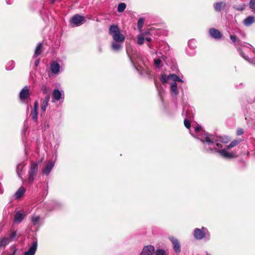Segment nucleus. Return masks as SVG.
<instances>
[{
  "label": "nucleus",
  "instance_id": "nucleus-40",
  "mask_svg": "<svg viewBox=\"0 0 255 255\" xmlns=\"http://www.w3.org/2000/svg\"><path fill=\"white\" fill-rule=\"evenodd\" d=\"M145 39L148 42H150L151 41V38L150 37H145Z\"/></svg>",
  "mask_w": 255,
  "mask_h": 255
},
{
  "label": "nucleus",
  "instance_id": "nucleus-17",
  "mask_svg": "<svg viewBox=\"0 0 255 255\" xmlns=\"http://www.w3.org/2000/svg\"><path fill=\"white\" fill-rule=\"evenodd\" d=\"M38 103L37 101L34 102L33 109L31 112V116L33 120L37 121L38 115Z\"/></svg>",
  "mask_w": 255,
  "mask_h": 255
},
{
  "label": "nucleus",
  "instance_id": "nucleus-2",
  "mask_svg": "<svg viewBox=\"0 0 255 255\" xmlns=\"http://www.w3.org/2000/svg\"><path fill=\"white\" fill-rule=\"evenodd\" d=\"M109 34L112 36L114 41L112 42V49L116 51H119L122 47L125 41V36L121 33L119 26L117 25H111L109 28Z\"/></svg>",
  "mask_w": 255,
  "mask_h": 255
},
{
  "label": "nucleus",
  "instance_id": "nucleus-46",
  "mask_svg": "<svg viewBox=\"0 0 255 255\" xmlns=\"http://www.w3.org/2000/svg\"><path fill=\"white\" fill-rule=\"evenodd\" d=\"M206 255H210V254H209L208 253H206Z\"/></svg>",
  "mask_w": 255,
  "mask_h": 255
},
{
  "label": "nucleus",
  "instance_id": "nucleus-35",
  "mask_svg": "<svg viewBox=\"0 0 255 255\" xmlns=\"http://www.w3.org/2000/svg\"><path fill=\"white\" fill-rule=\"evenodd\" d=\"M144 19L143 18H140L137 22V26L138 28H141L144 24Z\"/></svg>",
  "mask_w": 255,
  "mask_h": 255
},
{
  "label": "nucleus",
  "instance_id": "nucleus-22",
  "mask_svg": "<svg viewBox=\"0 0 255 255\" xmlns=\"http://www.w3.org/2000/svg\"><path fill=\"white\" fill-rule=\"evenodd\" d=\"M24 216V215L23 214L21 213L20 211L17 212L15 215L14 222L17 223H20L23 220Z\"/></svg>",
  "mask_w": 255,
  "mask_h": 255
},
{
  "label": "nucleus",
  "instance_id": "nucleus-5",
  "mask_svg": "<svg viewBox=\"0 0 255 255\" xmlns=\"http://www.w3.org/2000/svg\"><path fill=\"white\" fill-rule=\"evenodd\" d=\"M230 38L232 42L234 43V45L236 47L238 52L240 53V55L246 60L251 62L249 57L245 55L241 48L240 47V46L242 45L241 41L233 35H230Z\"/></svg>",
  "mask_w": 255,
  "mask_h": 255
},
{
  "label": "nucleus",
  "instance_id": "nucleus-11",
  "mask_svg": "<svg viewBox=\"0 0 255 255\" xmlns=\"http://www.w3.org/2000/svg\"><path fill=\"white\" fill-rule=\"evenodd\" d=\"M55 162L53 161H48L42 169V173L46 175H48L54 167Z\"/></svg>",
  "mask_w": 255,
  "mask_h": 255
},
{
  "label": "nucleus",
  "instance_id": "nucleus-29",
  "mask_svg": "<svg viewBox=\"0 0 255 255\" xmlns=\"http://www.w3.org/2000/svg\"><path fill=\"white\" fill-rule=\"evenodd\" d=\"M9 244L8 239L5 236L4 238L0 240V248L4 247Z\"/></svg>",
  "mask_w": 255,
  "mask_h": 255
},
{
  "label": "nucleus",
  "instance_id": "nucleus-4",
  "mask_svg": "<svg viewBox=\"0 0 255 255\" xmlns=\"http://www.w3.org/2000/svg\"><path fill=\"white\" fill-rule=\"evenodd\" d=\"M38 169V162H32L30 164L29 170L28 173L27 182L29 184H31L34 181Z\"/></svg>",
  "mask_w": 255,
  "mask_h": 255
},
{
  "label": "nucleus",
  "instance_id": "nucleus-34",
  "mask_svg": "<svg viewBox=\"0 0 255 255\" xmlns=\"http://www.w3.org/2000/svg\"><path fill=\"white\" fill-rule=\"evenodd\" d=\"M165 251L162 249H157L155 252V255H165Z\"/></svg>",
  "mask_w": 255,
  "mask_h": 255
},
{
  "label": "nucleus",
  "instance_id": "nucleus-18",
  "mask_svg": "<svg viewBox=\"0 0 255 255\" xmlns=\"http://www.w3.org/2000/svg\"><path fill=\"white\" fill-rule=\"evenodd\" d=\"M60 66L56 61L52 62L50 64V70L54 74H58L60 71Z\"/></svg>",
  "mask_w": 255,
  "mask_h": 255
},
{
  "label": "nucleus",
  "instance_id": "nucleus-8",
  "mask_svg": "<svg viewBox=\"0 0 255 255\" xmlns=\"http://www.w3.org/2000/svg\"><path fill=\"white\" fill-rule=\"evenodd\" d=\"M207 229L202 227L201 229L196 228L194 232V236L196 239L201 240L204 238L206 235H208Z\"/></svg>",
  "mask_w": 255,
  "mask_h": 255
},
{
  "label": "nucleus",
  "instance_id": "nucleus-26",
  "mask_svg": "<svg viewBox=\"0 0 255 255\" xmlns=\"http://www.w3.org/2000/svg\"><path fill=\"white\" fill-rule=\"evenodd\" d=\"M40 90L41 92L45 94H49L50 92V87L46 84H43L41 86Z\"/></svg>",
  "mask_w": 255,
  "mask_h": 255
},
{
  "label": "nucleus",
  "instance_id": "nucleus-7",
  "mask_svg": "<svg viewBox=\"0 0 255 255\" xmlns=\"http://www.w3.org/2000/svg\"><path fill=\"white\" fill-rule=\"evenodd\" d=\"M30 96V87L28 86H25L19 93V99L23 103H27Z\"/></svg>",
  "mask_w": 255,
  "mask_h": 255
},
{
  "label": "nucleus",
  "instance_id": "nucleus-16",
  "mask_svg": "<svg viewBox=\"0 0 255 255\" xmlns=\"http://www.w3.org/2000/svg\"><path fill=\"white\" fill-rule=\"evenodd\" d=\"M210 36L216 39H219L222 37V34L220 31L215 28H212L209 29V31Z\"/></svg>",
  "mask_w": 255,
  "mask_h": 255
},
{
  "label": "nucleus",
  "instance_id": "nucleus-3",
  "mask_svg": "<svg viewBox=\"0 0 255 255\" xmlns=\"http://www.w3.org/2000/svg\"><path fill=\"white\" fill-rule=\"evenodd\" d=\"M161 81L163 84L170 82V92L172 96H176L178 94L176 82H183L178 76L174 74H169L168 76L165 74L161 75Z\"/></svg>",
  "mask_w": 255,
  "mask_h": 255
},
{
  "label": "nucleus",
  "instance_id": "nucleus-24",
  "mask_svg": "<svg viewBox=\"0 0 255 255\" xmlns=\"http://www.w3.org/2000/svg\"><path fill=\"white\" fill-rule=\"evenodd\" d=\"M24 167V165L21 163L18 164L16 167V173L20 179H22V176L23 175V169Z\"/></svg>",
  "mask_w": 255,
  "mask_h": 255
},
{
  "label": "nucleus",
  "instance_id": "nucleus-13",
  "mask_svg": "<svg viewBox=\"0 0 255 255\" xmlns=\"http://www.w3.org/2000/svg\"><path fill=\"white\" fill-rule=\"evenodd\" d=\"M53 100L55 101H59L64 99V93L58 89H54L52 92ZM54 102V101H53Z\"/></svg>",
  "mask_w": 255,
  "mask_h": 255
},
{
  "label": "nucleus",
  "instance_id": "nucleus-45",
  "mask_svg": "<svg viewBox=\"0 0 255 255\" xmlns=\"http://www.w3.org/2000/svg\"><path fill=\"white\" fill-rule=\"evenodd\" d=\"M242 34H243V36L245 37V35H245V34L244 32H242Z\"/></svg>",
  "mask_w": 255,
  "mask_h": 255
},
{
  "label": "nucleus",
  "instance_id": "nucleus-44",
  "mask_svg": "<svg viewBox=\"0 0 255 255\" xmlns=\"http://www.w3.org/2000/svg\"><path fill=\"white\" fill-rule=\"evenodd\" d=\"M56 0H52V3H54Z\"/></svg>",
  "mask_w": 255,
  "mask_h": 255
},
{
  "label": "nucleus",
  "instance_id": "nucleus-19",
  "mask_svg": "<svg viewBox=\"0 0 255 255\" xmlns=\"http://www.w3.org/2000/svg\"><path fill=\"white\" fill-rule=\"evenodd\" d=\"M213 6L216 11L220 12L226 7V2L222 1L216 2Z\"/></svg>",
  "mask_w": 255,
  "mask_h": 255
},
{
  "label": "nucleus",
  "instance_id": "nucleus-27",
  "mask_svg": "<svg viewBox=\"0 0 255 255\" xmlns=\"http://www.w3.org/2000/svg\"><path fill=\"white\" fill-rule=\"evenodd\" d=\"M145 36L144 33H141L137 35V42L139 45H141L144 43Z\"/></svg>",
  "mask_w": 255,
  "mask_h": 255
},
{
  "label": "nucleus",
  "instance_id": "nucleus-10",
  "mask_svg": "<svg viewBox=\"0 0 255 255\" xmlns=\"http://www.w3.org/2000/svg\"><path fill=\"white\" fill-rule=\"evenodd\" d=\"M37 249V240L36 239L32 240L31 245L29 250L24 253V255H34Z\"/></svg>",
  "mask_w": 255,
  "mask_h": 255
},
{
  "label": "nucleus",
  "instance_id": "nucleus-23",
  "mask_svg": "<svg viewBox=\"0 0 255 255\" xmlns=\"http://www.w3.org/2000/svg\"><path fill=\"white\" fill-rule=\"evenodd\" d=\"M255 21V17L253 16H249L244 20L243 23L246 26H249L252 25Z\"/></svg>",
  "mask_w": 255,
  "mask_h": 255
},
{
  "label": "nucleus",
  "instance_id": "nucleus-43",
  "mask_svg": "<svg viewBox=\"0 0 255 255\" xmlns=\"http://www.w3.org/2000/svg\"><path fill=\"white\" fill-rule=\"evenodd\" d=\"M161 58H162L163 60H165V56L162 55L161 56Z\"/></svg>",
  "mask_w": 255,
  "mask_h": 255
},
{
  "label": "nucleus",
  "instance_id": "nucleus-6",
  "mask_svg": "<svg viewBox=\"0 0 255 255\" xmlns=\"http://www.w3.org/2000/svg\"><path fill=\"white\" fill-rule=\"evenodd\" d=\"M182 115L185 116V118L184 120V126L187 128L189 129L191 127L190 120L193 118L192 108L189 107H188L186 109V108H183Z\"/></svg>",
  "mask_w": 255,
  "mask_h": 255
},
{
  "label": "nucleus",
  "instance_id": "nucleus-9",
  "mask_svg": "<svg viewBox=\"0 0 255 255\" xmlns=\"http://www.w3.org/2000/svg\"><path fill=\"white\" fill-rule=\"evenodd\" d=\"M86 21V18L79 14L74 15L71 19V23L75 26H78Z\"/></svg>",
  "mask_w": 255,
  "mask_h": 255
},
{
  "label": "nucleus",
  "instance_id": "nucleus-41",
  "mask_svg": "<svg viewBox=\"0 0 255 255\" xmlns=\"http://www.w3.org/2000/svg\"><path fill=\"white\" fill-rule=\"evenodd\" d=\"M237 9L239 10H242L244 9V6H242V7H237L236 8Z\"/></svg>",
  "mask_w": 255,
  "mask_h": 255
},
{
  "label": "nucleus",
  "instance_id": "nucleus-38",
  "mask_svg": "<svg viewBox=\"0 0 255 255\" xmlns=\"http://www.w3.org/2000/svg\"><path fill=\"white\" fill-rule=\"evenodd\" d=\"M244 130L242 128H239L237 130V134L238 135H242L244 133Z\"/></svg>",
  "mask_w": 255,
  "mask_h": 255
},
{
  "label": "nucleus",
  "instance_id": "nucleus-25",
  "mask_svg": "<svg viewBox=\"0 0 255 255\" xmlns=\"http://www.w3.org/2000/svg\"><path fill=\"white\" fill-rule=\"evenodd\" d=\"M25 191V190L23 187H20L15 194V198H19L21 197L24 193Z\"/></svg>",
  "mask_w": 255,
  "mask_h": 255
},
{
  "label": "nucleus",
  "instance_id": "nucleus-28",
  "mask_svg": "<svg viewBox=\"0 0 255 255\" xmlns=\"http://www.w3.org/2000/svg\"><path fill=\"white\" fill-rule=\"evenodd\" d=\"M40 221V217L39 216L34 215L31 218V222L33 225H37L39 224Z\"/></svg>",
  "mask_w": 255,
  "mask_h": 255
},
{
  "label": "nucleus",
  "instance_id": "nucleus-37",
  "mask_svg": "<svg viewBox=\"0 0 255 255\" xmlns=\"http://www.w3.org/2000/svg\"><path fill=\"white\" fill-rule=\"evenodd\" d=\"M249 6L251 8L255 9V0H250Z\"/></svg>",
  "mask_w": 255,
  "mask_h": 255
},
{
  "label": "nucleus",
  "instance_id": "nucleus-36",
  "mask_svg": "<svg viewBox=\"0 0 255 255\" xmlns=\"http://www.w3.org/2000/svg\"><path fill=\"white\" fill-rule=\"evenodd\" d=\"M161 60L160 59H155L154 60V63L156 67H159Z\"/></svg>",
  "mask_w": 255,
  "mask_h": 255
},
{
  "label": "nucleus",
  "instance_id": "nucleus-30",
  "mask_svg": "<svg viewBox=\"0 0 255 255\" xmlns=\"http://www.w3.org/2000/svg\"><path fill=\"white\" fill-rule=\"evenodd\" d=\"M242 46H240V47L244 46L250 49H251L253 52L255 53V48L250 43L247 42H242Z\"/></svg>",
  "mask_w": 255,
  "mask_h": 255
},
{
  "label": "nucleus",
  "instance_id": "nucleus-31",
  "mask_svg": "<svg viewBox=\"0 0 255 255\" xmlns=\"http://www.w3.org/2000/svg\"><path fill=\"white\" fill-rule=\"evenodd\" d=\"M126 8V4L125 3H120L118 6V11L122 12L125 10Z\"/></svg>",
  "mask_w": 255,
  "mask_h": 255
},
{
  "label": "nucleus",
  "instance_id": "nucleus-14",
  "mask_svg": "<svg viewBox=\"0 0 255 255\" xmlns=\"http://www.w3.org/2000/svg\"><path fill=\"white\" fill-rule=\"evenodd\" d=\"M169 239L172 243L174 251L176 253H180L181 251V246L179 242L173 237H170Z\"/></svg>",
  "mask_w": 255,
  "mask_h": 255
},
{
  "label": "nucleus",
  "instance_id": "nucleus-33",
  "mask_svg": "<svg viewBox=\"0 0 255 255\" xmlns=\"http://www.w3.org/2000/svg\"><path fill=\"white\" fill-rule=\"evenodd\" d=\"M14 63L13 61H11L7 64L5 68L7 70H11L14 68Z\"/></svg>",
  "mask_w": 255,
  "mask_h": 255
},
{
  "label": "nucleus",
  "instance_id": "nucleus-32",
  "mask_svg": "<svg viewBox=\"0 0 255 255\" xmlns=\"http://www.w3.org/2000/svg\"><path fill=\"white\" fill-rule=\"evenodd\" d=\"M188 46L190 48L194 49L196 47V42L195 40L192 39L189 41Z\"/></svg>",
  "mask_w": 255,
  "mask_h": 255
},
{
  "label": "nucleus",
  "instance_id": "nucleus-12",
  "mask_svg": "<svg viewBox=\"0 0 255 255\" xmlns=\"http://www.w3.org/2000/svg\"><path fill=\"white\" fill-rule=\"evenodd\" d=\"M154 251L155 249L153 246L147 245L143 248L140 255H152L154 253Z\"/></svg>",
  "mask_w": 255,
  "mask_h": 255
},
{
  "label": "nucleus",
  "instance_id": "nucleus-20",
  "mask_svg": "<svg viewBox=\"0 0 255 255\" xmlns=\"http://www.w3.org/2000/svg\"><path fill=\"white\" fill-rule=\"evenodd\" d=\"M17 233L16 231H10L6 236L9 243L16 240Z\"/></svg>",
  "mask_w": 255,
  "mask_h": 255
},
{
  "label": "nucleus",
  "instance_id": "nucleus-1",
  "mask_svg": "<svg viewBox=\"0 0 255 255\" xmlns=\"http://www.w3.org/2000/svg\"><path fill=\"white\" fill-rule=\"evenodd\" d=\"M194 128L195 135L192 133L190 130L191 134L200 139L204 144V148L206 150H210L212 152H217L220 155L225 158H233L237 156L236 152H229V149L239 143V140H234L232 141L227 146V149H223V146L221 143H227L230 141V138L227 136H218L217 135L209 134L204 131L201 127L196 126L193 127Z\"/></svg>",
  "mask_w": 255,
  "mask_h": 255
},
{
  "label": "nucleus",
  "instance_id": "nucleus-15",
  "mask_svg": "<svg viewBox=\"0 0 255 255\" xmlns=\"http://www.w3.org/2000/svg\"><path fill=\"white\" fill-rule=\"evenodd\" d=\"M50 100V94L46 95L44 98L42 100L41 105V111L43 113H45L46 108L48 106L49 101Z\"/></svg>",
  "mask_w": 255,
  "mask_h": 255
},
{
  "label": "nucleus",
  "instance_id": "nucleus-21",
  "mask_svg": "<svg viewBox=\"0 0 255 255\" xmlns=\"http://www.w3.org/2000/svg\"><path fill=\"white\" fill-rule=\"evenodd\" d=\"M42 51H43V45H42V43H38V44L37 45V46L35 48V49L34 51V54L33 55V58L37 57L38 55L41 54Z\"/></svg>",
  "mask_w": 255,
  "mask_h": 255
},
{
  "label": "nucleus",
  "instance_id": "nucleus-42",
  "mask_svg": "<svg viewBox=\"0 0 255 255\" xmlns=\"http://www.w3.org/2000/svg\"><path fill=\"white\" fill-rule=\"evenodd\" d=\"M6 0V2L7 4H10V3H10V2L9 1V0Z\"/></svg>",
  "mask_w": 255,
  "mask_h": 255
},
{
  "label": "nucleus",
  "instance_id": "nucleus-39",
  "mask_svg": "<svg viewBox=\"0 0 255 255\" xmlns=\"http://www.w3.org/2000/svg\"><path fill=\"white\" fill-rule=\"evenodd\" d=\"M39 62H40L39 59H37V60H36L35 61V65L36 67L38 66V65L39 64Z\"/></svg>",
  "mask_w": 255,
  "mask_h": 255
}]
</instances>
